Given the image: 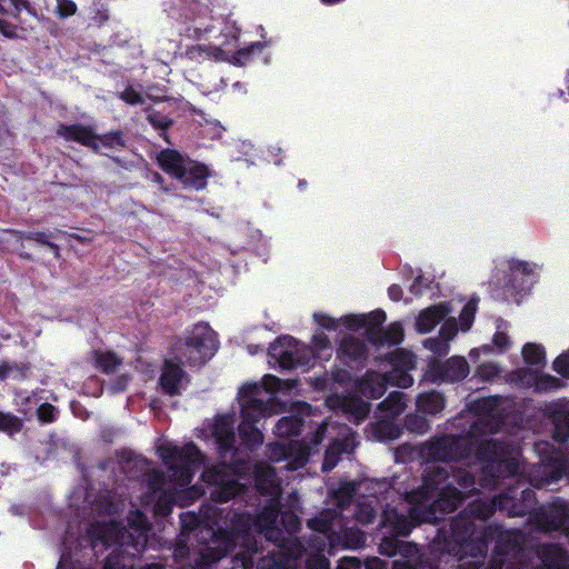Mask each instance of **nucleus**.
Wrapping results in <instances>:
<instances>
[{"instance_id": "f257e3e1", "label": "nucleus", "mask_w": 569, "mask_h": 569, "mask_svg": "<svg viewBox=\"0 0 569 569\" xmlns=\"http://www.w3.org/2000/svg\"><path fill=\"white\" fill-rule=\"evenodd\" d=\"M535 505L537 496L530 488L518 492V488L509 487L492 499H476L451 519L448 529L437 530L431 549L456 557L460 569H478L483 565L489 540L493 537V529L485 525L486 520L497 510L510 518L523 517Z\"/></svg>"}, {"instance_id": "f03ea898", "label": "nucleus", "mask_w": 569, "mask_h": 569, "mask_svg": "<svg viewBox=\"0 0 569 569\" xmlns=\"http://www.w3.org/2000/svg\"><path fill=\"white\" fill-rule=\"evenodd\" d=\"M477 432H485L480 425L475 422L466 433H445L435 436L420 447V455L432 462H460L477 457V450L482 437Z\"/></svg>"}, {"instance_id": "7ed1b4c3", "label": "nucleus", "mask_w": 569, "mask_h": 569, "mask_svg": "<svg viewBox=\"0 0 569 569\" xmlns=\"http://www.w3.org/2000/svg\"><path fill=\"white\" fill-rule=\"evenodd\" d=\"M156 160L160 169L179 181L184 189L202 191L207 188L208 179L211 177V170L207 164L172 148L162 149Z\"/></svg>"}, {"instance_id": "20e7f679", "label": "nucleus", "mask_w": 569, "mask_h": 569, "mask_svg": "<svg viewBox=\"0 0 569 569\" xmlns=\"http://www.w3.org/2000/svg\"><path fill=\"white\" fill-rule=\"evenodd\" d=\"M509 446L495 438H482L477 450L476 459L482 463V473L497 482L506 478H516L519 473V462L516 458L507 457Z\"/></svg>"}, {"instance_id": "39448f33", "label": "nucleus", "mask_w": 569, "mask_h": 569, "mask_svg": "<svg viewBox=\"0 0 569 569\" xmlns=\"http://www.w3.org/2000/svg\"><path fill=\"white\" fill-rule=\"evenodd\" d=\"M157 452L171 472L172 479L180 486L191 482L196 468L203 461V455L193 441L183 446L161 445Z\"/></svg>"}, {"instance_id": "423d86ee", "label": "nucleus", "mask_w": 569, "mask_h": 569, "mask_svg": "<svg viewBox=\"0 0 569 569\" xmlns=\"http://www.w3.org/2000/svg\"><path fill=\"white\" fill-rule=\"evenodd\" d=\"M218 348L217 333L204 322L194 325L174 343V349L180 353L181 359L186 358L189 366L206 363L214 356Z\"/></svg>"}, {"instance_id": "0eeeda50", "label": "nucleus", "mask_w": 569, "mask_h": 569, "mask_svg": "<svg viewBox=\"0 0 569 569\" xmlns=\"http://www.w3.org/2000/svg\"><path fill=\"white\" fill-rule=\"evenodd\" d=\"M254 530L253 515L249 512L234 513L226 531V552L239 546L241 550L234 555V560L241 562L243 569H252L254 556L259 552V541L252 535Z\"/></svg>"}, {"instance_id": "6e6552de", "label": "nucleus", "mask_w": 569, "mask_h": 569, "mask_svg": "<svg viewBox=\"0 0 569 569\" xmlns=\"http://www.w3.org/2000/svg\"><path fill=\"white\" fill-rule=\"evenodd\" d=\"M467 497L468 495L456 488L455 485H446L436 491L429 500H410L413 503L412 513L420 517L419 520L437 523L446 515L455 512Z\"/></svg>"}, {"instance_id": "1a4fd4ad", "label": "nucleus", "mask_w": 569, "mask_h": 569, "mask_svg": "<svg viewBox=\"0 0 569 569\" xmlns=\"http://www.w3.org/2000/svg\"><path fill=\"white\" fill-rule=\"evenodd\" d=\"M236 472V467L227 461L208 467L202 471V481L212 487L210 492L212 501L228 502L242 492L243 486L237 479Z\"/></svg>"}, {"instance_id": "9d476101", "label": "nucleus", "mask_w": 569, "mask_h": 569, "mask_svg": "<svg viewBox=\"0 0 569 569\" xmlns=\"http://www.w3.org/2000/svg\"><path fill=\"white\" fill-rule=\"evenodd\" d=\"M268 356L284 370L310 368L316 361L313 350L290 336L278 337L270 345Z\"/></svg>"}, {"instance_id": "9b49d317", "label": "nucleus", "mask_w": 569, "mask_h": 569, "mask_svg": "<svg viewBox=\"0 0 569 569\" xmlns=\"http://www.w3.org/2000/svg\"><path fill=\"white\" fill-rule=\"evenodd\" d=\"M470 368L466 358L453 356L445 361L437 359L428 363L426 378L432 383L458 382L469 375Z\"/></svg>"}, {"instance_id": "f8f14e48", "label": "nucleus", "mask_w": 569, "mask_h": 569, "mask_svg": "<svg viewBox=\"0 0 569 569\" xmlns=\"http://www.w3.org/2000/svg\"><path fill=\"white\" fill-rule=\"evenodd\" d=\"M417 518L412 513V507L408 515L399 513L396 508H386L381 513L379 522L381 539H399L400 537L409 536L416 526L425 523V521Z\"/></svg>"}, {"instance_id": "ddd939ff", "label": "nucleus", "mask_w": 569, "mask_h": 569, "mask_svg": "<svg viewBox=\"0 0 569 569\" xmlns=\"http://www.w3.org/2000/svg\"><path fill=\"white\" fill-rule=\"evenodd\" d=\"M261 386L257 382L243 385L239 390L241 400V418L246 421L258 422L270 412L268 401L260 399Z\"/></svg>"}, {"instance_id": "4468645a", "label": "nucleus", "mask_w": 569, "mask_h": 569, "mask_svg": "<svg viewBox=\"0 0 569 569\" xmlns=\"http://www.w3.org/2000/svg\"><path fill=\"white\" fill-rule=\"evenodd\" d=\"M510 274L506 287L515 297L527 295L537 281L535 266L528 261L512 259L509 261Z\"/></svg>"}, {"instance_id": "2eb2a0df", "label": "nucleus", "mask_w": 569, "mask_h": 569, "mask_svg": "<svg viewBox=\"0 0 569 569\" xmlns=\"http://www.w3.org/2000/svg\"><path fill=\"white\" fill-rule=\"evenodd\" d=\"M337 358L350 370H361L368 360L367 345L360 338L347 336L339 343Z\"/></svg>"}, {"instance_id": "dca6fc26", "label": "nucleus", "mask_w": 569, "mask_h": 569, "mask_svg": "<svg viewBox=\"0 0 569 569\" xmlns=\"http://www.w3.org/2000/svg\"><path fill=\"white\" fill-rule=\"evenodd\" d=\"M529 515L541 530L556 531L569 520V507L563 502H553L549 507L539 508L535 505Z\"/></svg>"}, {"instance_id": "f3484780", "label": "nucleus", "mask_w": 569, "mask_h": 569, "mask_svg": "<svg viewBox=\"0 0 569 569\" xmlns=\"http://www.w3.org/2000/svg\"><path fill=\"white\" fill-rule=\"evenodd\" d=\"M212 436L217 445V451L221 459L234 458L237 455L234 419L224 415L217 418Z\"/></svg>"}, {"instance_id": "a211bd4d", "label": "nucleus", "mask_w": 569, "mask_h": 569, "mask_svg": "<svg viewBox=\"0 0 569 569\" xmlns=\"http://www.w3.org/2000/svg\"><path fill=\"white\" fill-rule=\"evenodd\" d=\"M449 478L450 471L446 467L435 466L426 468L422 476V485L411 493V500H429L443 486L453 485L448 482Z\"/></svg>"}, {"instance_id": "6ab92c4d", "label": "nucleus", "mask_w": 569, "mask_h": 569, "mask_svg": "<svg viewBox=\"0 0 569 569\" xmlns=\"http://www.w3.org/2000/svg\"><path fill=\"white\" fill-rule=\"evenodd\" d=\"M176 360H164L158 381L161 391L169 397L180 395L182 380L187 377L181 357H176Z\"/></svg>"}, {"instance_id": "aec40b11", "label": "nucleus", "mask_w": 569, "mask_h": 569, "mask_svg": "<svg viewBox=\"0 0 569 569\" xmlns=\"http://www.w3.org/2000/svg\"><path fill=\"white\" fill-rule=\"evenodd\" d=\"M57 136L66 141L78 142L81 146L91 149L94 153L100 152L98 133L91 126H86L82 123H61L57 128Z\"/></svg>"}, {"instance_id": "412c9836", "label": "nucleus", "mask_w": 569, "mask_h": 569, "mask_svg": "<svg viewBox=\"0 0 569 569\" xmlns=\"http://www.w3.org/2000/svg\"><path fill=\"white\" fill-rule=\"evenodd\" d=\"M540 563L531 569H567L569 568V555L558 543H545L537 551Z\"/></svg>"}, {"instance_id": "4be33fe9", "label": "nucleus", "mask_w": 569, "mask_h": 569, "mask_svg": "<svg viewBox=\"0 0 569 569\" xmlns=\"http://www.w3.org/2000/svg\"><path fill=\"white\" fill-rule=\"evenodd\" d=\"M450 312L449 305L440 302L423 309L416 321L417 331L420 333L431 332Z\"/></svg>"}, {"instance_id": "5701e85b", "label": "nucleus", "mask_w": 569, "mask_h": 569, "mask_svg": "<svg viewBox=\"0 0 569 569\" xmlns=\"http://www.w3.org/2000/svg\"><path fill=\"white\" fill-rule=\"evenodd\" d=\"M389 375H381L376 371H368L359 381L358 388L361 396L368 399L381 398L387 385L390 383Z\"/></svg>"}, {"instance_id": "b1692460", "label": "nucleus", "mask_w": 569, "mask_h": 569, "mask_svg": "<svg viewBox=\"0 0 569 569\" xmlns=\"http://www.w3.org/2000/svg\"><path fill=\"white\" fill-rule=\"evenodd\" d=\"M279 518V509L276 506L269 505L253 516L254 530L263 535L268 540L273 539V535H280V530L277 527Z\"/></svg>"}, {"instance_id": "393cba45", "label": "nucleus", "mask_w": 569, "mask_h": 569, "mask_svg": "<svg viewBox=\"0 0 569 569\" xmlns=\"http://www.w3.org/2000/svg\"><path fill=\"white\" fill-rule=\"evenodd\" d=\"M379 551L387 557L401 556L403 560H409L418 553V547L413 542L402 541L400 539H381Z\"/></svg>"}, {"instance_id": "a878e982", "label": "nucleus", "mask_w": 569, "mask_h": 569, "mask_svg": "<svg viewBox=\"0 0 569 569\" xmlns=\"http://www.w3.org/2000/svg\"><path fill=\"white\" fill-rule=\"evenodd\" d=\"M416 406L422 413L437 415L445 409L446 399L439 391H425L417 396Z\"/></svg>"}, {"instance_id": "bb28decb", "label": "nucleus", "mask_w": 569, "mask_h": 569, "mask_svg": "<svg viewBox=\"0 0 569 569\" xmlns=\"http://www.w3.org/2000/svg\"><path fill=\"white\" fill-rule=\"evenodd\" d=\"M257 422L241 420L238 426L241 443L250 450L257 449L263 442V433L257 428Z\"/></svg>"}, {"instance_id": "cd10ccee", "label": "nucleus", "mask_w": 569, "mask_h": 569, "mask_svg": "<svg viewBox=\"0 0 569 569\" xmlns=\"http://www.w3.org/2000/svg\"><path fill=\"white\" fill-rule=\"evenodd\" d=\"M403 338L405 331L401 323L395 321L390 323L387 328H382L378 333V338H376V340H373L371 345L376 347H393L400 345Z\"/></svg>"}, {"instance_id": "c85d7f7f", "label": "nucleus", "mask_w": 569, "mask_h": 569, "mask_svg": "<svg viewBox=\"0 0 569 569\" xmlns=\"http://www.w3.org/2000/svg\"><path fill=\"white\" fill-rule=\"evenodd\" d=\"M303 419L298 416H286L280 418L274 428L273 433L279 438H289L299 436L302 432Z\"/></svg>"}, {"instance_id": "c756f323", "label": "nucleus", "mask_w": 569, "mask_h": 569, "mask_svg": "<svg viewBox=\"0 0 569 569\" xmlns=\"http://www.w3.org/2000/svg\"><path fill=\"white\" fill-rule=\"evenodd\" d=\"M362 316L365 321V336L367 340L372 343V341L378 338V333L382 329L381 326L386 321L387 315L382 309H376Z\"/></svg>"}, {"instance_id": "7c9ffc66", "label": "nucleus", "mask_w": 569, "mask_h": 569, "mask_svg": "<svg viewBox=\"0 0 569 569\" xmlns=\"http://www.w3.org/2000/svg\"><path fill=\"white\" fill-rule=\"evenodd\" d=\"M362 316L365 321V336L367 340L372 343V341L378 338V333L382 329L381 326L386 321L387 315L382 309H376Z\"/></svg>"}, {"instance_id": "2f4dec72", "label": "nucleus", "mask_w": 569, "mask_h": 569, "mask_svg": "<svg viewBox=\"0 0 569 569\" xmlns=\"http://www.w3.org/2000/svg\"><path fill=\"white\" fill-rule=\"evenodd\" d=\"M11 232L19 239L34 241L42 247H47L51 239L67 234L66 231L60 229H54L53 231L11 230Z\"/></svg>"}, {"instance_id": "473e14b6", "label": "nucleus", "mask_w": 569, "mask_h": 569, "mask_svg": "<svg viewBox=\"0 0 569 569\" xmlns=\"http://www.w3.org/2000/svg\"><path fill=\"white\" fill-rule=\"evenodd\" d=\"M102 569H133V559L123 551V547H117L104 560Z\"/></svg>"}, {"instance_id": "72a5a7b5", "label": "nucleus", "mask_w": 569, "mask_h": 569, "mask_svg": "<svg viewBox=\"0 0 569 569\" xmlns=\"http://www.w3.org/2000/svg\"><path fill=\"white\" fill-rule=\"evenodd\" d=\"M343 409L346 412L352 413L358 420H363L368 417L371 405L358 396H352L345 399Z\"/></svg>"}, {"instance_id": "f704fd0d", "label": "nucleus", "mask_w": 569, "mask_h": 569, "mask_svg": "<svg viewBox=\"0 0 569 569\" xmlns=\"http://www.w3.org/2000/svg\"><path fill=\"white\" fill-rule=\"evenodd\" d=\"M499 406L498 397H483L476 399L470 403V411L476 416L490 417L497 410Z\"/></svg>"}, {"instance_id": "c9c22d12", "label": "nucleus", "mask_w": 569, "mask_h": 569, "mask_svg": "<svg viewBox=\"0 0 569 569\" xmlns=\"http://www.w3.org/2000/svg\"><path fill=\"white\" fill-rule=\"evenodd\" d=\"M450 469V477H452L455 483H457L468 495L476 491V477L471 471L462 468Z\"/></svg>"}, {"instance_id": "e433bc0d", "label": "nucleus", "mask_w": 569, "mask_h": 569, "mask_svg": "<svg viewBox=\"0 0 569 569\" xmlns=\"http://www.w3.org/2000/svg\"><path fill=\"white\" fill-rule=\"evenodd\" d=\"M407 407V399L403 392L392 391L388 397L379 405L381 410L389 411L391 415L401 413Z\"/></svg>"}, {"instance_id": "4c0bfd02", "label": "nucleus", "mask_w": 569, "mask_h": 569, "mask_svg": "<svg viewBox=\"0 0 569 569\" xmlns=\"http://www.w3.org/2000/svg\"><path fill=\"white\" fill-rule=\"evenodd\" d=\"M266 47V42L256 41L244 48L237 50L232 56L233 63L239 67L244 66L248 61L251 60L252 56L256 53H261Z\"/></svg>"}, {"instance_id": "58836bf2", "label": "nucleus", "mask_w": 569, "mask_h": 569, "mask_svg": "<svg viewBox=\"0 0 569 569\" xmlns=\"http://www.w3.org/2000/svg\"><path fill=\"white\" fill-rule=\"evenodd\" d=\"M23 428V420L11 412L0 410V432L10 437L19 433Z\"/></svg>"}, {"instance_id": "ea45409f", "label": "nucleus", "mask_w": 569, "mask_h": 569, "mask_svg": "<svg viewBox=\"0 0 569 569\" xmlns=\"http://www.w3.org/2000/svg\"><path fill=\"white\" fill-rule=\"evenodd\" d=\"M523 361L529 366H538L545 363L546 352L542 346L527 342L522 347Z\"/></svg>"}, {"instance_id": "a19ab883", "label": "nucleus", "mask_w": 569, "mask_h": 569, "mask_svg": "<svg viewBox=\"0 0 569 569\" xmlns=\"http://www.w3.org/2000/svg\"><path fill=\"white\" fill-rule=\"evenodd\" d=\"M94 361L96 367L104 373L113 372L121 365L120 359L111 351H97L94 353Z\"/></svg>"}, {"instance_id": "79ce46f5", "label": "nucleus", "mask_w": 569, "mask_h": 569, "mask_svg": "<svg viewBox=\"0 0 569 569\" xmlns=\"http://www.w3.org/2000/svg\"><path fill=\"white\" fill-rule=\"evenodd\" d=\"M375 432L379 440L392 441L401 436L402 429L393 421L383 420L377 425Z\"/></svg>"}, {"instance_id": "37998d69", "label": "nucleus", "mask_w": 569, "mask_h": 569, "mask_svg": "<svg viewBox=\"0 0 569 569\" xmlns=\"http://www.w3.org/2000/svg\"><path fill=\"white\" fill-rule=\"evenodd\" d=\"M345 451V445L335 440L326 450L322 462V471H331L339 462L340 455Z\"/></svg>"}, {"instance_id": "c03bdc74", "label": "nucleus", "mask_w": 569, "mask_h": 569, "mask_svg": "<svg viewBox=\"0 0 569 569\" xmlns=\"http://www.w3.org/2000/svg\"><path fill=\"white\" fill-rule=\"evenodd\" d=\"M148 122L157 130H162L160 137L166 140L167 143H171L167 130L172 126L173 120L160 111H151L147 114Z\"/></svg>"}, {"instance_id": "a18cd8bd", "label": "nucleus", "mask_w": 569, "mask_h": 569, "mask_svg": "<svg viewBox=\"0 0 569 569\" xmlns=\"http://www.w3.org/2000/svg\"><path fill=\"white\" fill-rule=\"evenodd\" d=\"M565 382L552 375L540 373L535 379V389L538 392H550L565 387Z\"/></svg>"}, {"instance_id": "49530a36", "label": "nucleus", "mask_w": 569, "mask_h": 569, "mask_svg": "<svg viewBox=\"0 0 569 569\" xmlns=\"http://www.w3.org/2000/svg\"><path fill=\"white\" fill-rule=\"evenodd\" d=\"M98 143L108 149H122L126 147V139L121 130H112L98 134Z\"/></svg>"}, {"instance_id": "de8ad7c7", "label": "nucleus", "mask_w": 569, "mask_h": 569, "mask_svg": "<svg viewBox=\"0 0 569 569\" xmlns=\"http://www.w3.org/2000/svg\"><path fill=\"white\" fill-rule=\"evenodd\" d=\"M553 439L557 442H567L569 439V411L560 412L555 418Z\"/></svg>"}, {"instance_id": "09e8293b", "label": "nucleus", "mask_w": 569, "mask_h": 569, "mask_svg": "<svg viewBox=\"0 0 569 569\" xmlns=\"http://www.w3.org/2000/svg\"><path fill=\"white\" fill-rule=\"evenodd\" d=\"M405 427L410 432L423 435L430 429L429 420L417 413H409L405 418Z\"/></svg>"}, {"instance_id": "8fccbe9b", "label": "nucleus", "mask_w": 569, "mask_h": 569, "mask_svg": "<svg viewBox=\"0 0 569 569\" xmlns=\"http://www.w3.org/2000/svg\"><path fill=\"white\" fill-rule=\"evenodd\" d=\"M476 311L477 300H470L463 306L459 315V326L461 331L466 332L470 330L475 320Z\"/></svg>"}, {"instance_id": "3c124183", "label": "nucleus", "mask_w": 569, "mask_h": 569, "mask_svg": "<svg viewBox=\"0 0 569 569\" xmlns=\"http://www.w3.org/2000/svg\"><path fill=\"white\" fill-rule=\"evenodd\" d=\"M166 482V476L161 470H151L146 473V483L153 493L161 492Z\"/></svg>"}, {"instance_id": "603ef678", "label": "nucleus", "mask_w": 569, "mask_h": 569, "mask_svg": "<svg viewBox=\"0 0 569 569\" xmlns=\"http://www.w3.org/2000/svg\"><path fill=\"white\" fill-rule=\"evenodd\" d=\"M283 385H287L289 387L288 381H283L282 379H280L276 376H272V375H266L262 378V383L260 386H261V391L264 390L267 393L270 395V397H269V400H270L276 392L282 390Z\"/></svg>"}, {"instance_id": "864d4df0", "label": "nucleus", "mask_w": 569, "mask_h": 569, "mask_svg": "<svg viewBox=\"0 0 569 569\" xmlns=\"http://www.w3.org/2000/svg\"><path fill=\"white\" fill-rule=\"evenodd\" d=\"M57 408L49 402L41 403L37 409V419L41 425L52 423L57 420Z\"/></svg>"}, {"instance_id": "5fc2aeb1", "label": "nucleus", "mask_w": 569, "mask_h": 569, "mask_svg": "<svg viewBox=\"0 0 569 569\" xmlns=\"http://www.w3.org/2000/svg\"><path fill=\"white\" fill-rule=\"evenodd\" d=\"M173 499L166 492H161L154 502L153 512L159 517H167L172 512Z\"/></svg>"}, {"instance_id": "6e6d98bb", "label": "nucleus", "mask_w": 569, "mask_h": 569, "mask_svg": "<svg viewBox=\"0 0 569 569\" xmlns=\"http://www.w3.org/2000/svg\"><path fill=\"white\" fill-rule=\"evenodd\" d=\"M284 555H271L262 558L257 566V569H284L286 568Z\"/></svg>"}, {"instance_id": "4d7b16f0", "label": "nucleus", "mask_w": 569, "mask_h": 569, "mask_svg": "<svg viewBox=\"0 0 569 569\" xmlns=\"http://www.w3.org/2000/svg\"><path fill=\"white\" fill-rule=\"evenodd\" d=\"M552 369L565 379H569V350L560 353L552 362Z\"/></svg>"}, {"instance_id": "13d9d810", "label": "nucleus", "mask_w": 569, "mask_h": 569, "mask_svg": "<svg viewBox=\"0 0 569 569\" xmlns=\"http://www.w3.org/2000/svg\"><path fill=\"white\" fill-rule=\"evenodd\" d=\"M306 569H330V561L322 553H313L307 558Z\"/></svg>"}, {"instance_id": "bf43d9fd", "label": "nucleus", "mask_w": 569, "mask_h": 569, "mask_svg": "<svg viewBox=\"0 0 569 569\" xmlns=\"http://www.w3.org/2000/svg\"><path fill=\"white\" fill-rule=\"evenodd\" d=\"M78 7L73 0H58L57 14L60 19L76 14Z\"/></svg>"}, {"instance_id": "052dcab7", "label": "nucleus", "mask_w": 569, "mask_h": 569, "mask_svg": "<svg viewBox=\"0 0 569 569\" xmlns=\"http://www.w3.org/2000/svg\"><path fill=\"white\" fill-rule=\"evenodd\" d=\"M281 522L289 532H295L301 527L300 518L291 511H284L281 513Z\"/></svg>"}, {"instance_id": "680f3d73", "label": "nucleus", "mask_w": 569, "mask_h": 569, "mask_svg": "<svg viewBox=\"0 0 569 569\" xmlns=\"http://www.w3.org/2000/svg\"><path fill=\"white\" fill-rule=\"evenodd\" d=\"M119 98L130 106L142 104L144 99L142 94L134 90L132 87L126 88L120 94Z\"/></svg>"}, {"instance_id": "e2e57ef3", "label": "nucleus", "mask_w": 569, "mask_h": 569, "mask_svg": "<svg viewBox=\"0 0 569 569\" xmlns=\"http://www.w3.org/2000/svg\"><path fill=\"white\" fill-rule=\"evenodd\" d=\"M92 21L98 26H103L109 20V9L101 2L93 3Z\"/></svg>"}, {"instance_id": "0e129e2a", "label": "nucleus", "mask_w": 569, "mask_h": 569, "mask_svg": "<svg viewBox=\"0 0 569 569\" xmlns=\"http://www.w3.org/2000/svg\"><path fill=\"white\" fill-rule=\"evenodd\" d=\"M342 325L350 331H359L363 329L365 321L362 315H349L341 319Z\"/></svg>"}, {"instance_id": "69168bd1", "label": "nucleus", "mask_w": 569, "mask_h": 569, "mask_svg": "<svg viewBox=\"0 0 569 569\" xmlns=\"http://www.w3.org/2000/svg\"><path fill=\"white\" fill-rule=\"evenodd\" d=\"M313 319L318 326L327 330H337L339 328V321L323 312L313 313Z\"/></svg>"}, {"instance_id": "338daca9", "label": "nucleus", "mask_w": 569, "mask_h": 569, "mask_svg": "<svg viewBox=\"0 0 569 569\" xmlns=\"http://www.w3.org/2000/svg\"><path fill=\"white\" fill-rule=\"evenodd\" d=\"M257 487L260 488L262 482H271L274 476V469L270 466L257 467L254 470Z\"/></svg>"}, {"instance_id": "774afa93", "label": "nucleus", "mask_w": 569, "mask_h": 569, "mask_svg": "<svg viewBox=\"0 0 569 569\" xmlns=\"http://www.w3.org/2000/svg\"><path fill=\"white\" fill-rule=\"evenodd\" d=\"M308 527L313 531L327 533L331 529V523L326 518L313 517L308 520Z\"/></svg>"}]
</instances>
